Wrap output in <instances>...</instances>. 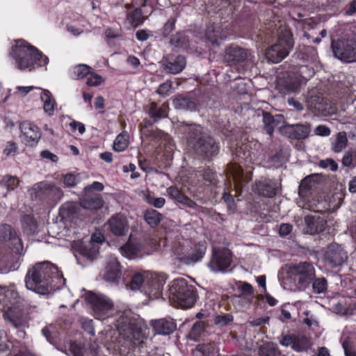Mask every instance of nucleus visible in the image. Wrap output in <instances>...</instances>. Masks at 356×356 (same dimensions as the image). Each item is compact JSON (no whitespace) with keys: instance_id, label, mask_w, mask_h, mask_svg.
I'll use <instances>...</instances> for the list:
<instances>
[{"instance_id":"09e8293b","label":"nucleus","mask_w":356,"mask_h":356,"mask_svg":"<svg viewBox=\"0 0 356 356\" xmlns=\"http://www.w3.org/2000/svg\"><path fill=\"white\" fill-rule=\"evenodd\" d=\"M143 197L147 203L157 209L162 208L165 204L163 197H154L147 191L143 193Z\"/></svg>"},{"instance_id":"c756f323","label":"nucleus","mask_w":356,"mask_h":356,"mask_svg":"<svg viewBox=\"0 0 356 356\" xmlns=\"http://www.w3.org/2000/svg\"><path fill=\"white\" fill-rule=\"evenodd\" d=\"M143 250V245L138 242L127 241L120 248L122 254L126 257L132 259L138 257Z\"/></svg>"},{"instance_id":"37998d69","label":"nucleus","mask_w":356,"mask_h":356,"mask_svg":"<svg viewBox=\"0 0 356 356\" xmlns=\"http://www.w3.org/2000/svg\"><path fill=\"white\" fill-rule=\"evenodd\" d=\"M128 145L129 135L124 131L116 137L113 143V149L116 152H122L127 148Z\"/></svg>"},{"instance_id":"aec40b11","label":"nucleus","mask_w":356,"mask_h":356,"mask_svg":"<svg viewBox=\"0 0 356 356\" xmlns=\"http://www.w3.org/2000/svg\"><path fill=\"white\" fill-rule=\"evenodd\" d=\"M172 104L176 109L191 111L196 110L199 105L195 95L193 92L177 95L172 99Z\"/></svg>"},{"instance_id":"f704fd0d","label":"nucleus","mask_w":356,"mask_h":356,"mask_svg":"<svg viewBox=\"0 0 356 356\" xmlns=\"http://www.w3.org/2000/svg\"><path fill=\"white\" fill-rule=\"evenodd\" d=\"M145 221L152 227H157L163 220V215L155 209L145 210L143 213Z\"/></svg>"},{"instance_id":"13d9d810","label":"nucleus","mask_w":356,"mask_h":356,"mask_svg":"<svg viewBox=\"0 0 356 356\" xmlns=\"http://www.w3.org/2000/svg\"><path fill=\"white\" fill-rule=\"evenodd\" d=\"M319 166L322 168L330 167V170L332 172H336L339 167L337 163L331 158L325 160H321L319 161Z\"/></svg>"},{"instance_id":"7c9ffc66","label":"nucleus","mask_w":356,"mask_h":356,"mask_svg":"<svg viewBox=\"0 0 356 356\" xmlns=\"http://www.w3.org/2000/svg\"><path fill=\"white\" fill-rule=\"evenodd\" d=\"M167 193L170 197V198L179 203L187 206L188 207H194L195 205V202L193 200L181 193L179 190L175 186L168 187L167 188Z\"/></svg>"},{"instance_id":"4c0bfd02","label":"nucleus","mask_w":356,"mask_h":356,"mask_svg":"<svg viewBox=\"0 0 356 356\" xmlns=\"http://www.w3.org/2000/svg\"><path fill=\"white\" fill-rule=\"evenodd\" d=\"M40 98L44 103L43 108L44 111L48 113L49 115H52L54 114L56 102L51 92L47 90H44L41 93Z\"/></svg>"},{"instance_id":"603ef678","label":"nucleus","mask_w":356,"mask_h":356,"mask_svg":"<svg viewBox=\"0 0 356 356\" xmlns=\"http://www.w3.org/2000/svg\"><path fill=\"white\" fill-rule=\"evenodd\" d=\"M327 282L325 278H316L312 284L313 291L315 293H323L327 291Z\"/></svg>"},{"instance_id":"4d7b16f0","label":"nucleus","mask_w":356,"mask_h":356,"mask_svg":"<svg viewBox=\"0 0 356 356\" xmlns=\"http://www.w3.org/2000/svg\"><path fill=\"white\" fill-rule=\"evenodd\" d=\"M172 87V82L171 81H166L165 82L159 85L156 90V93L161 96H167Z\"/></svg>"},{"instance_id":"ddd939ff","label":"nucleus","mask_w":356,"mask_h":356,"mask_svg":"<svg viewBox=\"0 0 356 356\" xmlns=\"http://www.w3.org/2000/svg\"><path fill=\"white\" fill-rule=\"evenodd\" d=\"M0 242L6 243L7 245L15 254H22L24 246L21 238L11 225H0Z\"/></svg>"},{"instance_id":"9d476101","label":"nucleus","mask_w":356,"mask_h":356,"mask_svg":"<svg viewBox=\"0 0 356 356\" xmlns=\"http://www.w3.org/2000/svg\"><path fill=\"white\" fill-rule=\"evenodd\" d=\"M161 286L159 280L149 272L136 273L130 282V288L132 290L143 288L146 294L155 297L159 295Z\"/></svg>"},{"instance_id":"dca6fc26","label":"nucleus","mask_w":356,"mask_h":356,"mask_svg":"<svg viewBox=\"0 0 356 356\" xmlns=\"http://www.w3.org/2000/svg\"><path fill=\"white\" fill-rule=\"evenodd\" d=\"M3 317L7 323L15 328L22 329L28 326L29 318L19 307H8L3 312Z\"/></svg>"},{"instance_id":"39448f33","label":"nucleus","mask_w":356,"mask_h":356,"mask_svg":"<svg viewBox=\"0 0 356 356\" xmlns=\"http://www.w3.org/2000/svg\"><path fill=\"white\" fill-rule=\"evenodd\" d=\"M293 46V33L285 27L279 33L277 42L266 49L265 56L273 63H280L289 54Z\"/></svg>"},{"instance_id":"c9c22d12","label":"nucleus","mask_w":356,"mask_h":356,"mask_svg":"<svg viewBox=\"0 0 356 356\" xmlns=\"http://www.w3.org/2000/svg\"><path fill=\"white\" fill-rule=\"evenodd\" d=\"M215 344L212 343L199 344L193 350V356H217Z\"/></svg>"},{"instance_id":"864d4df0","label":"nucleus","mask_w":356,"mask_h":356,"mask_svg":"<svg viewBox=\"0 0 356 356\" xmlns=\"http://www.w3.org/2000/svg\"><path fill=\"white\" fill-rule=\"evenodd\" d=\"M316 108L321 112L322 115H329L334 113V109L327 99H322L318 102Z\"/></svg>"},{"instance_id":"79ce46f5","label":"nucleus","mask_w":356,"mask_h":356,"mask_svg":"<svg viewBox=\"0 0 356 356\" xmlns=\"http://www.w3.org/2000/svg\"><path fill=\"white\" fill-rule=\"evenodd\" d=\"M170 43L172 45L187 49L190 46V42L188 38L183 33H178L170 39Z\"/></svg>"},{"instance_id":"5fc2aeb1","label":"nucleus","mask_w":356,"mask_h":356,"mask_svg":"<svg viewBox=\"0 0 356 356\" xmlns=\"http://www.w3.org/2000/svg\"><path fill=\"white\" fill-rule=\"evenodd\" d=\"M71 348L74 356H99V349L94 346L90 347L89 350L86 353V355L82 354L81 350L74 346H72Z\"/></svg>"},{"instance_id":"a878e982","label":"nucleus","mask_w":356,"mask_h":356,"mask_svg":"<svg viewBox=\"0 0 356 356\" xmlns=\"http://www.w3.org/2000/svg\"><path fill=\"white\" fill-rule=\"evenodd\" d=\"M306 232L309 234H316L325 230L327 221L320 216H307L305 217Z\"/></svg>"},{"instance_id":"473e14b6","label":"nucleus","mask_w":356,"mask_h":356,"mask_svg":"<svg viewBox=\"0 0 356 356\" xmlns=\"http://www.w3.org/2000/svg\"><path fill=\"white\" fill-rule=\"evenodd\" d=\"M316 54V49L312 46L300 45L297 51L298 58L305 62L314 61Z\"/></svg>"},{"instance_id":"6ab92c4d","label":"nucleus","mask_w":356,"mask_h":356,"mask_svg":"<svg viewBox=\"0 0 356 356\" xmlns=\"http://www.w3.org/2000/svg\"><path fill=\"white\" fill-rule=\"evenodd\" d=\"M19 129L27 145L33 146L38 143L42 133L36 124L30 121H24L20 123Z\"/></svg>"},{"instance_id":"1a4fd4ad","label":"nucleus","mask_w":356,"mask_h":356,"mask_svg":"<svg viewBox=\"0 0 356 356\" xmlns=\"http://www.w3.org/2000/svg\"><path fill=\"white\" fill-rule=\"evenodd\" d=\"M331 47L334 56L338 59L346 63L356 61V33L332 40Z\"/></svg>"},{"instance_id":"c03bdc74","label":"nucleus","mask_w":356,"mask_h":356,"mask_svg":"<svg viewBox=\"0 0 356 356\" xmlns=\"http://www.w3.org/2000/svg\"><path fill=\"white\" fill-rule=\"evenodd\" d=\"M0 290H3V293L6 298H8L10 302H18V298H19V293L17 291L16 286L15 284H10L9 286H2V288H0Z\"/></svg>"},{"instance_id":"5701e85b","label":"nucleus","mask_w":356,"mask_h":356,"mask_svg":"<svg viewBox=\"0 0 356 356\" xmlns=\"http://www.w3.org/2000/svg\"><path fill=\"white\" fill-rule=\"evenodd\" d=\"M325 259L332 267L341 266L347 259L346 252L338 244H330L325 253Z\"/></svg>"},{"instance_id":"de8ad7c7","label":"nucleus","mask_w":356,"mask_h":356,"mask_svg":"<svg viewBox=\"0 0 356 356\" xmlns=\"http://www.w3.org/2000/svg\"><path fill=\"white\" fill-rule=\"evenodd\" d=\"M204 330V323L202 321H197L191 329L188 338L191 340L197 341Z\"/></svg>"},{"instance_id":"7ed1b4c3","label":"nucleus","mask_w":356,"mask_h":356,"mask_svg":"<svg viewBox=\"0 0 356 356\" xmlns=\"http://www.w3.org/2000/svg\"><path fill=\"white\" fill-rule=\"evenodd\" d=\"M10 55L17 67L22 70H31L36 67L46 65L49 62V58L37 48L25 42L15 45Z\"/></svg>"},{"instance_id":"393cba45","label":"nucleus","mask_w":356,"mask_h":356,"mask_svg":"<svg viewBox=\"0 0 356 356\" xmlns=\"http://www.w3.org/2000/svg\"><path fill=\"white\" fill-rule=\"evenodd\" d=\"M260 113L262 115V122L264 123V129L266 132L272 137L275 127L278 124L284 122V118L282 115H273L269 112L264 111L263 110L259 111L258 115L259 116Z\"/></svg>"},{"instance_id":"0eeeda50","label":"nucleus","mask_w":356,"mask_h":356,"mask_svg":"<svg viewBox=\"0 0 356 356\" xmlns=\"http://www.w3.org/2000/svg\"><path fill=\"white\" fill-rule=\"evenodd\" d=\"M207 247L203 243L191 244L188 241L179 243L173 248L175 260L189 265L201 260L205 254Z\"/></svg>"},{"instance_id":"bb28decb","label":"nucleus","mask_w":356,"mask_h":356,"mask_svg":"<svg viewBox=\"0 0 356 356\" xmlns=\"http://www.w3.org/2000/svg\"><path fill=\"white\" fill-rule=\"evenodd\" d=\"M256 192L259 195L265 197L272 198L276 195L277 191V183L269 179L260 180L255 184Z\"/></svg>"},{"instance_id":"680f3d73","label":"nucleus","mask_w":356,"mask_h":356,"mask_svg":"<svg viewBox=\"0 0 356 356\" xmlns=\"http://www.w3.org/2000/svg\"><path fill=\"white\" fill-rule=\"evenodd\" d=\"M238 290L241 291V296H253V287L248 282H240L238 285Z\"/></svg>"},{"instance_id":"052dcab7","label":"nucleus","mask_w":356,"mask_h":356,"mask_svg":"<svg viewBox=\"0 0 356 356\" xmlns=\"http://www.w3.org/2000/svg\"><path fill=\"white\" fill-rule=\"evenodd\" d=\"M232 321L233 316L229 314L218 315L214 319L215 323L220 326L226 325Z\"/></svg>"},{"instance_id":"a19ab883","label":"nucleus","mask_w":356,"mask_h":356,"mask_svg":"<svg viewBox=\"0 0 356 356\" xmlns=\"http://www.w3.org/2000/svg\"><path fill=\"white\" fill-rule=\"evenodd\" d=\"M79 254L89 261L95 259L99 254L98 248L94 245H81L79 248Z\"/></svg>"},{"instance_id":"774afa93","label":"nucleus","mask_w":356,"mask_h":356,"mask_svg":"<svg viewBox=\"0 0 356 356\" xmlns=\"http://www.w3.org/2000/svg\"><path fill=\"white\" fill-rule=\"evenodd\" d=\"M202 177L204 179L210 184H216L215 174L211 169H206L203 171Z\"/></svg>"},{"instance_id":"e2e57ef3","label":"nucleus","mask_w":356,"mask_h":356,"mask_svg":"<svg viewBox=\"0 0 356 356\" xmlns=\"http://www.w3.org/2000/svg\"><path fill=\"white\" fill-rule=\"evenodd\" d=\"M9 350L8 340L4 330H0V353Z\"/></svg>"},{"instance_id":"49530a36","label":"nucleus","mask_w":356,"mask_h":356,"mask_svg":"<svg viewBox=\"0 0 356 356\" xmlns=\"http://www.w3.org/2000/svg\"><path fill=\"white\" fill-rule=\"evenodd\" d=\"M309 346V341L305 336L295 335V340L292 348L297 352L306 350Z\"/></svg>"},{"instance_id":"b1692460","label":"nucleus","mask_w":356,"mask_h":356,"mask_svg":"<svg viewBox=\"0 0 356 356\" xmlns=\"http://www.w3.org/2000/svg\"><path fill=\"white\" fill-rule=\"evenodd\" d=\"M122 277L121 266L116 259H111L104 270L103 279L109 282L118 284Z\"/></svg>"},{"instance_id":"bf43d9fd","label":"nucleus","mask_w":356,"mask_h":356,"mask_svg":"<svg viewBox=\"0 0 356 356\" xmlns=\"http://www.w3.org/2000/svg\"><path fill=\"white\" fill-rule=\"evenodd\" d=\"M175 19L174 18H170L161 29V34L163 36H168L175 28Z\"/></svg>"},{"instance_id":"6e6d98bb","label":"nucleus","mask_w":356,"mask_h":356,"mask_svg":"<svg viewBox=\"0 0 356 356\" xmlns=\"http://www.w3.org/2000/svg\"><path fill=\"white\" fill-rule=\"evenodd\" d=\"M90 72V67L86 65H79L74 67V74L76 79H83Z\"/></svg>"},{"instance_id":"412c9836","label":"nucleus","mask_w":356,"mask_h":356,"mask_svg":"<svg viewBox=\"0 0 356 356\" xmlns=\"http://www.w3.org/2000/svg\"><path fill=\"white\" fill-rule=\"evenodd\" d=\"M186 61L184 56L167 55L163 59V66L165 71L170 74H176L181 72L186 67Z\"/></svg>"},{"instance_id":"f257e3e1","label":"nucleus","mask_w":356,"mask_h":356,"mask_svg":"<svg viewBox=\"0 0 356 356\" xmlns=\"http://www.w3.org/2000/svg\"><path fill=\"white\" fill-rule=\"evenodd\" d=\"M24 282L27 289L46 295L63 287L65 279L56 265L45 261L36 263L28 270Z\"/></svg>"},{"instance_id":"338daca9","label":"nucleus","mask_w":356,"mask_h":356,"mask_svg":"<svg viewBox=\"0 0 356 356\" xmlns=\"http://www.w3.org/2000/svg\"><path fill=\"white\" fill-rule=\"evenodd\" d=\"M102 81L100 75L92 74L87 80V84L90 86H97L102 83Z\"/></svg>"},{"instance_id":"cd10ccee","label":"nucleus","mask_w":356,"mask_h":356,"mask_svg":"<svg viewBox=\"0 0 356 356\" xmlns=\"http://www.w3.org/2000/svg\"><path fill=\"white\" fill-rule=\"evenodd\" d=\"M152 325L156 333L163 335L170 334L177 328L176 323L170 318H161L153 321Z\"/></svg>"},{"instance_id":"72a5a7b5","label":"nucleus","mask_w":356,"mask_h":356,"mask_svg":"<svg viewBox=\"0 0 356 356\" xmlns=\"http://www.w3.org/2000/svg\"><path fill=\"white\" fill-rule=\"evenodd\" d=\"M79 211V207L78 204L74 202H67L61 207L59 213L62 218L72 220Z\"/></svg>"},{"instance_id":"58836bf2","label":"nucleus","mask_w":356,"mask_h":356,"mask_svg":"<svg viewBox=\"0 0 356 356\" xmlns=\"http://www.w3.org/2000/svg\"><path fill=\"white\" fill-rule=\"evenodd\" d=\"M206 37L212 44L217 45L225 38V36L221 34L220 28L214 26H210L207 28Z\"/></svg>"},{"instance_id":"e433bc0d","label":"nucleus","mask_w":356,"mask_h":356,"mask_svg":"<svg viewBox=\"0 0 356 356\" xmlns=\"http://www.w3.org/2000/svg\"><path fill=\"white\" fill-rule=\"evenodd\" d=\"M343 166L349 169L356 168V148L350 147L346 150L341 160Z\"/></svg>"},{"instance_id":"423d86ee","label":"nucleus","mask_w":356,"mask_h":356,"mask_svg":"<svg viewBox=\"0 0 356 356\" xmlns=\"http://www.w3.org/2000/svg\"><path fill=\"white\" fill-rule=\"evenodd\" d=\"M116 327L120 336L125 341L129 348L143 343L141 325L136 319L121 316L117 321Z\"/></svg>"},{"instance_id":"a18cd8bd","label":"nucleus","mask_w":356,"mask_h":356,"mask_svg":"<svg viewBox=\"0 0 356 356\" xmlns=\"http://www.w3.org/2000/svg\"><path fill=\"white\" fill-rule=\"evenodd\" d=\"M147 113L155 120L161 119L165 116V110L163 107H159L155 102H152L147 106Z\"/></svg>"},{"instance_id":"ea45409f","label":"nucleus","mask_w":356,"mask_h":356,"mask_svg":"<svg viewBox=\"0 0 356 356\" xmlns=\"http://www.w3.org/2000/svg\"><path fill=\"white\" fill-rule=\"evenodd\" d=\"M280 354L277 346L272 342H267L259 348L258 355L259 356H277Z\"/></svg>"},{"instance_id":"c85d7f7f","label":"nucleus","mask_w":356,"mask_h":356,"mask_svg":"<svg viewBox=\"0 0 356 356\" xmlns=\"http://www.w3.org/2000/svg\"><path fill=\"white\" fill-rule=\"evenodd\" d=\"M81 206L86 209L97 210L104 205V200L99 194H85L80 199Z\"/></svg>"},{"instance_id":"8fccbe9b","label":"nucleus","mask_w":356,"mask_h":356,"mask_svg":"<svg viewBox=\"0 0 356 356\" xmlns=\"http://www.w3.org/2000/svg\"><path fill=\"white\" fill-rule=\"evenodd\" d=\"M19 180L11 175H5L0 181V185L6 187L9 191H13L18 186Z\"/></svg>"},{"instance_id":"f3484780","label":"nucleus","mask_w":356,"mask_h":356,"mask_svg":"<svg viewBox=\"0 0 356 356\" xmlns=\"http://www.w3.org/2000/svg\"><path fill=\"white\" fill-rule=\"evenodd\" d=\"M280 134L290 139L303 140L308 137L311 128L309 124H285L279 129Z\"/></svg>"},{"instance_id":"9b49d317","label":"nucleus","mask_w":356,"mask_h":356,"mask_svg":"<svg viewBox=\"0 0 356 356\" xmlns=\"http://www.w3.org/2000/svg\"><path fill=\"white\" fill-rule=\"evenodd\" d=\"M32 199L58 202L63 196V192L54 183L40 181L35 184L30 189Z\"/></svg>"},{"instance_id":"0e129e2a","label":"nucleus","mask_w":356,"mask_h":356,"mask_svg":"<svg viewBox=\"0 0 356 356\" xmlns=\"http://www.w3.org/2000/svg\"><path fill=\"white\" fill-rule=\"evenodd\" d=\"M78 181L77 177L72 173L66 174L63 177V183L67 187H74L77 184Z\"/></svg>"},{"instance_id":"6e6552de","label":"nucleus","mask_w":356,"mask_h":356,"mask_svg":"<svg viewBox=\"0 0 356 356\" xmlns=\"http://www.w3.org/2000/svg\"><path fill=\"white\" fill-rule=\"evenodd\" d=\"M86 300L90 305L94 317L97 319H106L114 312L113 300L104 295L90 292L86 294Z\"/></svg>"},{"instance_id":"a211bd4d","label":"nucleus","mask_w":356,"mask_h":356,"mask_svg":"<svg viewBox=\"0 0 356 356\" xmlns=\"http://www.w3.org/2000/svg\"><path fill=\"white\" fill-rule=\"evenodd\" d=\"M301 79L296 74H289L280 78L278 88L283 95L296 93L300 90Z\"/></svg>"},{"instance_id":"2eb2a0df","label":"nucleus","mask_w":356,"mask_h":356,"mask_svg":"<svg viewBox=\"0 0 356 356\" xmlns=\"http://www.w3.org/2000/svg\"><path fill=\"white\" fill-rule=\"evenodd\" d=\"M251 57L248 49L235 44H231L225 49L223 61L232 66L248 60Z\"/></svg>"},{"instance_id":"3c124183","label":"nucleus","mask_w":356,"mask_h":356,"mask_svg":"<svg viewBox=\"0 0 356 356\" xmlns=\"http://www.w3.org/2000/svg\"><path fill=\"white\" fill-rule=\"evenodd\" d=\"M314 183L312 181V179L309 177H305L300 182L299 186L298 193L301 197H305L307 195V193L313 187Z\"/></svg>"},{"instance_id":"4be33fe9","label":"nucleus","mask_w":356,"mask_h":356,"mask_svg":"<svg viewBox=\"0 0 356 356\" xmlns=\"http://www.w3.org/2000/svg\"><path fill=\"white\" fill-rule=\"evenodd\" d=\"M108 228L115 236H124L129 231V223L126 217L122 214H116L111 217L107 222Z\"/></svg>"},{"instance_id":"20e7f679","label":"nucleus","mask_w":356,"mask_h":356,"mask_svg":"<svg viewBox=\"0 0 356 356\" xmlns=\"http://www.w3.org/2000/svg\"><path fill=\"white\" fill-rule=\"evenodd\" d=\"M197 293L195 287L184 278L174 280L169 288V299L177 307L188 309L194 306Z\"/></svg>"},{"instance_id":"69168bd1","label":"nucleus","mask_w":356,"mask_h":356,"mask_svg":"<svg viewBox=\"0 0 356 356\" xmlns=\"http://www.w3.org/2000/svg\"><path fill=\"white\" fill-rule=\"evenodd\" d=\"M270 321L269 316L259 317L253 320L249 321L248 323L252 327L261 326L264 324H268Z\"/></svg>"},{"instance_id":"f03ea898","label":"nucleus","mask_w":356,"mask_h":356,"mask_svg":"<svg viewBox=\"0 0 356 356\" xmlns=\"http://www.w3.org/2000/svg\"><path fill=\"white\" fill-rule=\"evenodd\" d=\"M188 142L195 154L205 158L216 156L219 152L218 143L210 136L202 133V128L195 124H188Z\"/></svg>"},{"instance_id":"2f4dec72","label":"nucleus","mask_w":356,"mask_h":356,"mask_svg":"<svg viewBox=\"0 0 356 356\" xmlns=\"http://www.w3.org/2000/svg\"><path fill=\"white\" fill-rule=\"evenodd\" d=\"M348 144V139L346 131H340L337 134L335 139L331 143V150L336 154L341 153Z\"/></svg>"},{"instance_id":"f8f14e48","label":"nucleus","mask_w":356,"mask_h":356,"mask_svg":"<svg viewBox=\"0 0 356 356\" xmlns=\"http://www.w3.org/2000/svg\"><path fill=\"white\" fill-rule=\"evenodd\" d=\"M288 276L297 282L300 286H307L315 276L314 266L308 262H301L291 265L287 268Z\"/></svg>"},{"instance_id":"4468645a","label":"nucleus","mask_w":356,"mask_h":356,"mask_svg":"<svg viewBox=\"0 0 356 356\" xmlns=\"http://www.w3.org/2000/svg\"><path fill=\"white\" fill-rule=\"evenodd\" d=\"M232 252L227 248H213L209 267L213 272H224L232 264Z\"/></svg>"}]
</instances>
